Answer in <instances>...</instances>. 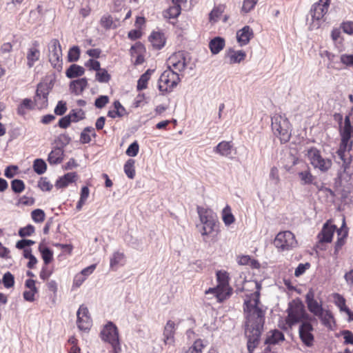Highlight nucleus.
Instances as JSON below:
<instances>
[{"instance_id":"16","label":"nucleus","mask_w":353,"mask_h":353,"mask_svg":"<svg viewBox=\"0 0 353 353\" xmlns=\"http://www.w3.org/2000/svg\"><path fill=\"white\" fill-rule=\"evenodd\" d=\"M145 53V48L144 46L139 42L136 43L134 46L131 47L130 55L132 62L134 63V65H141L144 62Z\"/></svg>"},{"instance_id":"50","label":"nucleus","mask_w":353,"mask_h":353,"mask_svg":"<svg viewBox=\"0 0 353 353\" xmlns=\"http://www.w3.org/2000/svg\"><path fill=\"white\" fill-rule=\"evenodd\" d=\"M205 347V345L203 343V341L200 339H197L189 348L188 353H202V350Z\"/></svg>"},{"instance_id":"32","label":"nucleus","mask_w":353,"mask_h":353,"mask_svg":"<svg viewBox=\"0 0 353 353\" xmlns=\"http://www.w3.org/2000/svg\"><path fill=\"white\" fill-rule=\"evenodd\" d=\"M316 316L320 319L324 326L327 328H332L333 316L330 310L323 309L322 312H319Z\"/></svg>"},{"instance_id":"43","label":"nucleus","mask_w":353,"mask_h":353,"mask_svg":"<svg viewBox=\"0 0 353 353\" xmlns=\"http://www.w3.org/2000/svg\"><path fill=\"white\" fill-rule=\"evenodd\" d=\"M298 174L302 185L312 184L315 179V177L310 173L309 170L301 171L299 172Z\"/></svg>"},{"instance_id":"34","label":"nucleus","mask_w":353,"mask_h":353,"mask_svg":"<svg viewBox=\"0 0 353 353\" xmlns=\"http://www.w3.org/2000/svg\"><path fill=\"white\" fill-rule=\"evenodd\" d=\"M285 340L284 334L282 332L274 330L271 332V334L267 337L265 339V343L270 345H275L279 343L280 341H283Z\"/></svg>"},{"instance_id":"11","label":"nucleus","mask_w":353,"mask_h":353,"mask_svg":"<svg viewBox=\"0 0 353 353\" xmlns=\"http://www.w3.org/2000/svg\"><path fill=\"white\" fill-rule=\"evenodd\" d=\"M51 88L50 83L47 82L38 84L34 98V104L37 108L43 109L48 106V96Z\"/></svg>"},{"instance_id":"47","label":"nucleus","mask_w":353,"mask_h":353,"mask_svg":"<svg viewBox=\"0 0 353 353\" xmlns=\"http://www.w3.org/2000/svg\"><path fill=\"white\" fill-rule=\"evenodd\" d=\"M259 0H243L241 12L247 14L252 11L256 5Z\"/></svg>"},{"instance_id":"44","label":"nucleus","mask_w":353,"mask_h":353,"mask_svg":"<svg viewBox=\"0 0 353 353\" xmlns=\"http://www.w3.org/2000/svg\"><path fill=\"white\" fill-rule=\"evenodd\" d=\"M33 108V103L31 99H25L22 101L21 104L18 106L17 112L20 115H24L27 110Z\"/></svg>"},{"instance_id":"46","label":"nucleus","mask_w":353,"mask_h":353,"mask_svg":"<svg viewBox=\"0 0 353 353\" xmlns=\"http://www.w3.org/2000/svg\"><path fill=\"white\" fill-rule=\"evenodd\" d=\"M223 12V8L221 6L214 7L209 14L210 21L212 23L218 21Z\"/></svg>"},{"instance_id":"8","label":"nucleus","mask_w":353,"mask_h":353,"mask_svg":"<svg viewBox=\"0 0 353 353\" xmlns=\"http://www.w3.org/2000/svg\"><path fill=\"white\" fill-rule=\"evenodd\" d=\"M274 245L279 251H288L296 246L297 241L294 234L286 230L276 234L274 240Z\"/></svg>"},{"instance_id":"39","label":"nucleus","mask_w":353,"mask_h":353,"mask_svg":"<svg viewBox=\"0 0 353 353\" xmlns=\"http://www.w3.org/2000/svg\"><path fill=\"white\" fill-rule=\"evenodd\" d=\"M222 219L225 225L228 226L233 223L235 218L232 213L231 208L227 205L222 210Z\"/></svg>"},{"instance_id":"30","label":"nucleus","mask_w":353,"mask_h":353,"mask_svg":"<svg viewBox=\"0 0 353 353\" xmlns=\"http://www.w3.org/2000/svg\"><path fill=\"white\" fill-rule=\"evenodd\" d=\"M227 57L230 59V63H237L245 59L246 54L243 50L236 51L230 49L227 53Z\"/></svg>"},{"instance_id":"4","label":"nucleus","mask_w":353,"mask_h":353,"mask_svg":"<svg viewBox=\"0 0 353 353\" xmlns=\"http://www.w3.org/2000/svg\"><path fill=\"white\" fill-rule=\"evenodd\" d=\"M272 129L281 143L288 142L292 134V126L285 114L276 113L272 117Z\"/></svg>"},{"instance_id":"29","label":"nucleus","mask_w":353,"mask_h":353,"mask_svg":"<svg viewBox=\"0 0 353 353\" xmlns=\"http://www.w3.org/2000/svg\"><path fill=\"white\" fill-rule=\"evenodd\" d=\"M153 72L154 70L148 69L143 74L141 75L137 85V90L138 91H141L147 88L148 81L150 79L151 75Z\"/></svg>"},{"instance_id":"23","label":"nucleus","mask_w":353,"mask_h":353,"mask_svg":"<svg viewBox=\"0 0 353 353\" xmlns=\"http://www.w3.org/2000/svg\"><path fill=\"white\" fill-rule=\"evenodd\" d=\"M77 175L76 172H68L65 174L63 176L59 177L56 183L55 186L58 189L64 188L67 187L69 184L75 181Z\"/></svg>"},{"instance_id":"57","label":"nucleus","mask_w":353,"mask_h":353,"mask_svg":"<svg viewBox=\"0 0 353 353\" xmlns=\"http://www.w3.org/2000/svg\"><path fill=\"white\" fill-rule=\"evenodd\" d=\"M34 232V227L30 224L20 228L19 235L21 237L30 236Z\"/></svg>"},{"instance_id":"55","label":"nucleus","mask_w":353,"mask_h":353,"mask_svg":"<svg viewBox=\"0 0 353 353\" xmlns=\"http://www.w3.org/2000/svg\"><path fill=\"white\" fill-rule=\"evenodd\" d=\"M80 50L78 46H73L68 52V61L70 62L77 61L79 59Z\"/></svg>"},{"instance_id":"7","label":"nucleus","mask_w":353,"mask_h":353,"mask_svg":"<svg viewBox=\"0 0 353 353\" xmlns=\"http://www.w3.org/2000/svg\"><path fill=\"white\" fill-rule=\"evenodd\" d=\"M180 81V74L176 73L174 70L168 68L161 74L159 79V90L162 94L171 92Z\"/></svg>"},{"instance_id":"12","label":"nucleus","mask_w":353,"mask_h":353,"mask_svg":"<svg viewBox=\"0 0 353 353\" xmlns=\"http://www.w3.org/2000/svg\"><path fill=\"white\" fill-rule=\"evenodd\" d=\"M314 330L313 325L310 321H302L299 325V334L303 343L307 347H312L314 341V336L312 334Z\"/></svg>"},{"instance_id":"49","label":"nucleus","mask_w":353,"mask_h":353,"mask_svg":"<svg viewBox=\"0 0 353 353\" xmlns=\"http://www.w3.org/2000/svg\"><path fill=\"white\" fill-rule=\"evenodd\" d=\"M110 75L104 68H101L96 73V80L100 83H108L110 79Z\"/></svg>"},{"instance_id":"18","label":"nucleus","mask_w":353,"mask_h":353,"mask_svg":"<svg viewBox=\"0 0 353 353\" xmlns=\"http://www.w3.org/2000/svg\"><path fill=\"white\" fill-rule=\"evenodd\" d=\"M253 37V30L249 26H245L236 32V40L240 46L248 44Z\"/></svg>"},{"instance_id":"53","label":"nucleus","mask_w":353,"mask_h":353,"mask_svg":"<svg viewBox=\"0 0 353 353\" xmlns=\"http://www.w3.org/2000/svg\"><path fill=\"white\" fill-rule=\"evenodd\" d=\"M68 115L72 122H77L85 117V113L81 109L72 110Z\"/></svg>"},{"instance_id":"62","label":"nucleus","mask_w":353,"mask_h":353,"mask_svg":"<svg viewBox=\"0 0 353 353\" xmlns=\"http://www.w3.org/2000/svg\"><path fill=\"white\" fill-rule=\"evenodd\" d=\"M35 242L30 239H21L17 242L16 248L19 250H24L28 246L34 245Z\"/></svg>"},{"instance_id":"25","label":"nucleus","mask_w":353,"mask_h":353,"mask_svg":"<svg viewBox=\"0 0 353 353\" xmlns=\"http://www.w3.org/2000/svg\"><path fill=\"white\" fill-rule=\"evenodd\" d=\"M88 86V80L86 78H81L72 81L70 84V90L76 95L81 94L84 89Z\"/></svg>"},{"instance_id":"58","label":"nucleus","mask_w":353,"mask_h":353,"mask_svg":"<svg viewBox=\"0 0 353 353\" xmlns=\"http://www.w3.org/2000/svg\"><path fill=\"white\" fill-rule=\"evenodd\" d=\"M341 335L343 336L345 345H353V332L348 330H343L341 332Z\"/></svg>"},{"instance_id":"56","label":"nucleus","mask_w":353,"mask_h":353,"mask_svg":"<svg viewBox=\"0 0 353 353\" xmlns=\"http://www.w3.org/2000/svg\"><path fill=\"white\" fill-rule=\"evenodd\" d=\"M340 61L346 67L353 69V54H342Z\"/></svg>"},{"instance_id":"9","label":"nucleus","mask_w":353,"mask_h":353,"mask_svg":"<svg viewBox=\"0 0 353 353\" xmlns=\"http://www.w3.org/2000/svg\"><path fill=\"white\" fill-rule=\"evenodd\" d=\"M48 59L52 66L60 70L63 66L62 50L58 39H52L48 45Z\"/></svg>"},{"instance_id":"22","label":"nucleus","mask_w":353,"mask_h":353,"mask_svg":"<svg viewBox=\"0 0 353 353\" xmlns=\"http://www.w3.org/2000/svg\"><path fill=\"white\" fill-rule=\"evenodd\" d=\"M176 324L174 321L169 320L167 321L163 330V341L165 345L172 344L174 341V334Z\"/></svg>"},{"instance_id":"59","label":"nucleus","mask_w":353,"mask_h":353,"mask_svg":"<svg viewBox=\"0 0 353 353\" xmlns=\"http://www.w3.org/2000/svg\"><path fill=\"white\" fill-rule=\"evenodd\" d=\"M100 23L104 28L110 29L113 23L112 17L110 14H104L101 18Z\"/></svg>"},{"instance_id":"63","label":"nucleus","mask_w":353,"mask_h":353,"mask_svg":"<svg viewBox=\"0 0 353 353\" xmlns=\"http://www.w3.org/2000/svg\"><path fill=\"white\" fill-rule=\"evenodd\" d=\"M67 110L66 103L63 101H59L54 108V113L57 115H63Z\"/></svg>"},{"instance_id":"52","label":"nucleus","mask_w":353,"mask_h":353,"mask_svg":"<svg viewBox=\"0 0 353 353\" xmlns=\"http://www.w3.org/2000/svg\"><path fill=\"white\" fill-rule=\"evenodd\" d=\"M31 216L35 223H41L44 221L46 214L43 210L36 209L31 212Z\"/></svg>"},{"instance_id":"1","label":"nucleus","mask_w":353,"mask_h":353,"mask_svg":"<svg viewBox=\"0 0 353 353\" xmlns=\"http://www.w3.org/2000/svg\"><path fill=\"white\" fill-rule=\"evenodd\" d=\"M251 300H246L243 305L246 319L245 332L248 338L247 348L249 353H253L259 343L267 309L259 301V292L253 294Z\"/></svg>"},{"instance_id":"27","label":"nucleus","mask_w":353,"mask_h":353,"mask_svg":"<svg viewBox=\"0 0 353 353\" xmlns=\"http://www.w3.org/2000/svg\"><path fill=\"white\" fill-rule=\"evenodd\" d=\"M225 45V42L224 39L216 37L210 41L209 48L213 54H216L223 49Z\"/></svg>"},{"instance_id":"37","label":"nucleus","mask_w":353,"mask_h":353,"mask_svg":"<svg viewBox=\"0 0 353 353\" xmlns=\"http://www.w3.org/2000/svg\"><path fill=\"white\" fill-rule=\"evenodd\" d=\"M124 264V254L120 252H115L110 258V268L116 270L119 265Z\"/></svg>"},{"instance_id":"19","label":"nucleus","mask_w":353,"mask_h":353,"mask_svg":"<svg viewBox=\"0 0 353 353\" xmlns=\"http://www.w3.org/2000/svg\"><path fill=\"white\" fill-rule=\"evenodd\" d=\"M311 164L314 168H317L321 172H325L330 168L332 160L323 156H309Z\"/></svg>"},{"instance_id":"15","label":"nucleus","mask_w":353,"mask_h":353,"mask_svg":"<svg viewBox=\"0 0 353 353\" xmlns=\"http://www.w3.org/2000/svg\"><path fill=\"white\" fill-rule=\"evenodd\" d=\"M40 57L39 43L37 41H34L27 49L26 59L28 67L29 68H32L35 63L39 60Z\"/></svg>"},{"instance_id":"2","label":"nucleus","mask_w":353,"mask_h":353,"mask_svg":"<svg viewBox=\"0 0 353 353\" xmlns=\"http://www.w3.org/2000/svg\"><path fill=\"white\" fill-rule=\"evenodd\" d=\"M197 213L201 223L199 229L203 241L208 242V237L216 230L218 219L216 214L210 209L197 206Z\"/></svg>"},{"instance_id":"17","label":"nucleus","mask_w":353,"mask_h":353,"mask_svg":"<svg viewBox=\"0 0 353 353\" xmlns=\"http://www.w3.org/2000/svg\"><path fill=\"white\" fill-rule=\"evenodd\" d=\"M305 303L308 310L314 316H316L323 310L321 302H318L314 299V292L312 289L305 295Z\"/></svg>"},{"instance_id":"45","label":"nucleus","mask_w":353,"mask_h":353,"mask_svg":"<svg viewBox=\"0 0 353 353\" xmlns=\"http://www.w3.org/2000/svg\"><path fill=\"white\" fill-rule=\"evenodd\" d=\"M33 169L38 174H43L47 169L46 163L41 159H37L34 161Z\"/></svg>"},{"instance_id":"48","label":"nucleus","mask_w":353,"mask_h":353,"mask_svg":"<svg viewBox=\"0 0 353 353\" xmlns=\"http://www.w3.org/2000/svg\"><path fill=\"white\" fill-rule=\"evenodd\" d=\"M11 189L16 193H21L25 190V183L21 179H14L11 181Z\"/></svg>"},{"instance_id":"41","label":"nucleus","mask_w":353,"mask_h":353,"mask_svg":"<svg viewBox=\"0 0 353 353\" xmlns=\"http://www.w3.org/2000/svg\"><path fill=\"white\" fill-rule=\"evenodd\" d=\"M95 136V130L92 127H87L81 132L80 141L83 143H88L91 141V138Z\"/></svg>"},{"instance_id":"20","label":"nucleus","mask_w":353,"mask_h":353,"mask_svg":"<svg viewBox=\"0 0 353 353\" xmlns=\"http://www.w3.org/2000/svg\"><path fill=\"white\" fill-rule=\"evenodd\" d=\"M70 141V137L66 134H60L53 143V150L49 154H63L64 147Z\"/></svg>"},{"instance_id":"26","label":"nucleus","mask_w":353,"mask_h":353,"mask_svg":"<svg viewBox=\"0 0 353 353\" xmlns=\"http://www.w3.org/2000/svg\"><path fill=\"white\" fill-rule=\"evenodd\" d=\"M214 152L220 154H230L236 153V150L231 141H221L214 148Z\"/></svg>"},{"instance_id":"28","label":"nucleus","mask_w":353,"mask_h":353,"mask_svg":"<svg viewBox=\"0 0 353 353\" xmlns=\"http://www.w3.org/2000/svg\"><path fill=\"white\" fill-rule=\"evenodd\" d=\"M149 40L153 47L157 49H161L163 48L165 43L163 34L159 32H152L149 37Z\"/></svg>"},{"instance_id":"51","label":"nucleus","mask_w":353,"mask_h":353,"mask_svg":"<svg viewBox=\"0 0 353 353\" xmlns=\"http://www.w3.org/2000/svg\"><path fill=\"white\" fill-rule=\"evenodd\" d=\"M2 282L5 288H10L14 285V277L10 272H7L3 276Z\"/></svg>"},{"instance_id":"61","label":"nucleus","mask_w":353,"mask_h":353,"mask_svg":"<svg viewBox=\"0 0 353 353\" xmlns=\"http://www.w3.org/2000/svg\"><path fill=\"white\" fill-rule=\"evenodd\" d=\"M18 170L19 168L17 165H9L6 168L4 175L8 179L13 178L16 175Z\"/></svg>"},{"instance_id":"6","label":"nucleus","mask_w":353,"mask_h":353,"mask_svg":"<svg viewBox=\"0 0 353 353\" xmlns=\"http://www.w3.org/2000/svg\"><path fill=\"white\" fill-rule=\"evenodd\" d=\"M340 135L341 141L337 154H344L351 150L353 143V125L348 115L345 117L343 123L340 125Z\"/></svg>"},{"instance_id":"54","label":"nucleus","mask_w":353,"mask_h":353,"mask_svg":"<svg viewBox=\"0 0 353 353\" xmlns=\"http://www.w3.org/2000/svg\"><path fill=\"white\" fill-rule=\"evenodd\" d=\"M38 187L42 191H50L53 187L52 184L46 177H41L38 181Z\"/></svg>"},{"instance_id":"21","label":"nucleus","mask_w":353,"mask_h":353,"mask_svg":"<svg viewBox=\"0 0 353 353\" xmlns=\"http://www.w3.org/2000/svg\"><path fill=\"white\" fill-rule=\"evenodd\" d=\"M336 230L335 225H330L326 222L319 234V241L322 243H330L332 240L334 232Z\"/></svg>"},{"instance_id":"3","label":"nucleus","mask_w":353,"mask_h":353,"mask_svg":"<svg viewBox=\"0 0 353 353\" xmlns=\"http://www.w3.org/2000/svg\"><path fill=\"white\" fill-rule=\"evenodd\" d=\"M330 5V0H319L312 6L309 13L311 18L308 19L310 30L319 29L325 22Z\"/></svg>"},{"instance_id":"14","label":"nucleus","mask_w":353,"mask_h":353,"mask_svg":"<svg viewBox=\"0 0 353 353\" xmlns=\"http://www.w3.org/2000/svg\"><path fill=\"white\" fill-rule=\"evenodd\" d=\"M101 339L105 342L112 343L119 340L117 326L112 322H108L101 332Z\"/></svg>"},{"instance_id":"40","label":"nucleus","mask_w":353,"mask_h":353,"mask_svg":"<svg viewBox=\"0 0 353 353\" xmlns=\"http://www.w3.org/2000/svg\"><path fill=\"white\" fill-rule=\"evenodd\" d=\"M39 250L41 252L45 265L49 264L53 259V252L50 248L43 246L42 244L39 245Z\"/></svg>"},{"instance_id":"24","label":"nucleus","mask_w":353,"mask_h":353,"mask_svg":"<svg viewBox=\"0 0 353 353\" xmlns=\"http://www.w3.org/2000/svg\"><path fill=\"white\" fill-rule=\"evenodd\" d=\"M347 229L345 228V222L343 219L342 226L337 230L338 239L335 243V253H337L342 246L345 244V239L347 236Z\"/></svg>"},{"instance_id":"38","label":"nucleus","mask_w":353,"mask_h":353,"mask_svg":"<svg viewBox=\"0 0 353 353\" xmlns=\"http://www.w3.org/2000/svg\"><path fill=\"white\" fill-rule=\"evenodd\" d=\"M181 6L179 4H173L169 8L163 11V15L164 18L171 19L176 18L181 13Z\"/></svg>"},{"instance_id":"64","label":"nucleus","mask_w":353,"mask_h":353,"mask_svg":"<svg viewBox=\"0 0 353 353\" xmlns=\"http://www.w3.org/2000/svg\"><path fill=\"white\" fill-rule=\"evenodd\" d=\"M310 266V263H306L305 264L303 263H299L297 268L295 269L294 275L296 277L300 276L301 275L303 274L306 270L309 268Z\"/></svg>"},{"instance_id":"10","label":"nucleus","mask_w":353,"mask_h":353,"mask_svg":"<svg viewBox=\"0 0 353 353\" xmlns=\"http://www.w3.org/2000/svg\"><path fill=\"white\" fill-rule=\"evenodd\" d=\"M190 59L183 52H178L171 55L167 61L168 68L174 70L176 73L183 72L188 64Z\"/></svg>"},{"instance_id":"5","label":"nucleus","mask_w":353,"mask_h":353,"mask_svg":"<svg viewBox=\"0 0 353 353\" xmlns=\"http://www.w3.org/2000/svg\"><path fill=\"white\" fill-rule=\"evenodd\" d=\"M286 323L290 327L302 321H312V317L306 312L302 302L290 303L287 310Z\"/></svg>"},{"instance_id":"31","label":"nucleus","mask_w":353,"mask_h":353,"mask_svg":"<svg viewBox=\"0 0 353 353\" xmlns=\"http://www.w3.org/2000/svg\"><path fill=\"white\" fill-rule=\"evenodd\" d=\"M206 294H212L219 302H222L226 299L230 295V292H224L218 285L216 288H210L205 291Z\"/></svg>"},{"instance_id":"60","label":"nucleus","mask_w":353,"mask_h":353,"mask_svg":"<svg viewBox=\"0 0 353 353\" xmlns=\"http://www.w3.org/2000/svg\"><path fill=\"white\" fill-rule=\"evenodd\" d=\"M109 102V97L106 95H101L98 97L94 102V105L97 108H103L108 104Z\"/></svg>"},{"instance_id":"36","label":"nucleus","mask_w":353,"mask_h":353,"mask_svg":"<svg viewBox=\"0 0 353 353\" xmlns=\"http://www.w3.org/2000/svg\"><path fill=\"white\" fill-rule=\"evenodd\" d=\"M216 279L218 286L224 292H229L228 288V276L225 272L218 271L216 272Z\"/></svg>"},{"instance_id":"35","label":"nucleus","mask_w":353,"mask_h":353,"mask_svg":"<svg viewBox=\"0 0 353 353\" xmlns=\"http://www.w3.org/2000/svg\"><path fill=\"white\" fill-rule=\"evenodd\" d=\"M336 162L341 166V169H343V172L344 173H347V170L349 169L350 165L351 164L352 159V156H334Z\"/></svg>"},{"instance_id":"33","label":"nucleus","mask_w":353,"mask_h":353,"mask_svg":"<svg viewBox=\"0 0 353 353\" xmlns=\"http://www.w3.org/2000/svg\"><path fill=\"white\" fill-rule=\"evenodd\" d=\"M85 72V69L79 65L72 64L66 70L65 75L68 78L73 79L81 77Z\"/></svg>"},{"instance_id":"42","label":"nucleus","mask_w":353,"mask_h":353,"mask_svg":"<svg viewBox=\"0 0 353 353\" xmlns=\"http://www.w3.org/2000/svg\"><path fill=\"white\" fill-rule=\"evenodd\" d=\"M135 161L132 159H128L126 163L124 165V172L126 174V176L130 179H132L135 176Z\"/></svg>"},{"instance_id":"13","label":"nucleus","mask_w":353,"mask_h":353,"mask_svg":"<svg viewBox=\"0 0 353 353\" xmlns=\"http://www.w3.org/2000/svg\"><path fill=\"white\" fill-rule=\"evenodd\" d=\"M77 325L80 330H89L92 326V319L88 308L83 304L81 305L77 312Z\"/></svg>"}]
</instances>
